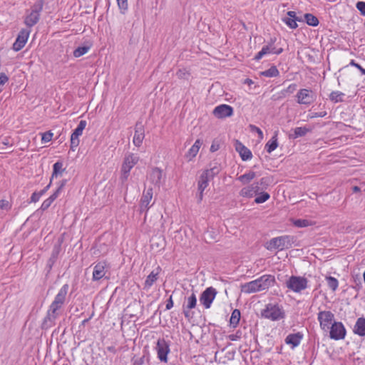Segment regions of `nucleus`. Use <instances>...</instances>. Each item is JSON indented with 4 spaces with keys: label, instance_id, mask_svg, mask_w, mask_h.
Returning a JSON list of instances; mask_svg holds the SVG:
<instances>
[{
    "label": "nucleus",
    "instance_id": "f257e3e1",
    "mask_svg": "<svg viewBox=\"0 0 365 365\" xmlns=\"http://www.w3.org/2000/svg\"><path fill=\"white\" fill-rule=\"evenodd\" d=\"M275 282L274 276L264 274L255 280L242 284L241 285V292L246 294H251L264 291L272 287Z\"/></svg>",
    "mask_w": 365,
    "mask_h": 365
},
{
    "label": "nucleus",
    "instance_id": "f03ea898",
    "mask_svg": "<svg viewBox=\"0 0 365 365\" xmlns=\"http://www.w3.org/2000/svg\"><path fill=\"white\" fill-rule=\"evenodd\" d=\"M296 242V237L292 235H282L272 238L267 242L265 247L268 250H288L292 247Z\"/></svg>",
    "mask_w": 365,
    "mask_h": 365
},
{
    "label": "nucleus",
    "instance_id": "7ed1b4c3",
    "mask_svg": "<svg viewBox=\"0 0 365 365\" xmlns=\"http://www.w3.org/2000/svg\"><path fill=\"white\" fill-rule=\"evenodd\" d=\"M261 317L272 321H278L284 319V312L278 304H267L265 308L261 310Z\"/></svg>",
    "mask_w": 365,
    "mask_h": 365
},
{
    "label": "nucleus",
    "instance_id": "20e7f679",
    "mask_svg": "<svg viewBox=\"0 0 365 365\" xmlns=\"http://www.w3.org/2000/svg\"><path fill=\"white\" fill-rule=\"evenodd\" d=\"M43 1L38 0L31 7V11H27L24 19V24L29 28L36 25L40 19V13L43 10Z\"/></svg>",
    "mask_w": 365,
    "mask_h": 365
},
{
    "label": "nucleus",
    "instance_id": "39448f33",
    "mask_svg": "<svg viewBox=\"0 0 365 365\" xmlns=\"http://www.w3.org/2000/svg\"><path fill=\"white\" fill-rule=\"evenodd\" d=\"M286 286L289 289L299 293L307 288L308 280L304 277L292 275L286 282Z\"/></svg>",
    "mask_w": 365,
    "mask_h": 365
},
{
    "label": "nucleus",
    "instance_id": "423d86ee",
    "mask_svg": "<svg viewBox=\"0 0 365 365\" xmlns=\"http://www.w3.org/2000/svg\"><path fill=\"white\" fill-rule=\"evenodd\" d=\"M63 304L54 299L49 307L46 317L43 319L42 324L43 328L50 327L54 324V322L58 317L56 312L61 307Z\"/></svg>",
    "mask_w": 365,
    "mask_h": 365
},
{
    "label": "nucleus",
    "instance_id": "0eeeda50",
    "mask_svg": "<svg viewBox=\"0 0 365 365\" xmlns=\"http://www.w3.org/2000/svg\"><path fill=\"white\" fill-rule=\"evenodd\" d=\"M138 160L139 158L133 153H130L125 157L121 167V179L123 182L127 180L130 170L137 164Z\"/></svg>",
    "mask_w": 365,
    "mask_h": 365
},
{
    "label": "nucleus",
    "instance_id": "6e6552de",
    "mask_svg": "<svg viewBox=\"0 0 365 365\" xmlns=\"http://www.w3.org/2000/svg\"><path fill=\"white\" fill-rule=\"evenodd\" d=\"M317 319L319 322L320 328L324 331H328L330 326L334 320V314L330 311H320L317 314Z\"/></svg>",
    "mask_w": 365,
    "mask_h": 365
},
{
    "label": "nucleus",
    "instance_id": "1a4fd4ad",
    "mask_svg": "<svg viewBox=\"0 0 365 365\" xmlns=\"http://www.w3.org/2000/svg\"><path fill=\"white\" fill-rule=\"evenodd\" d=\"M329 336L331 339H344L346 334V330L341 322H334L329 329Z\"/></svg>",
    "mask_w": 365,
    "mask_h": 365
},
{
    "label": "nucleus",
    "instance_id": "9d476101",
    "mask_svg": "<svg viewBox=\"0 0 365 365\" xmlns=\"http://www.w3.org/2000/svg\"><path fill=\"white\" fill-rule=\"evenodd\" d=\"M155 350L158 359L161 362H168V354L170 352V344L165 341L163 338L159 339L157 341Z\"/></svg>",
    "mask_w": 365,
    "mask_h": 365
},
{
    "label": "nucleus",
    "instance_id": "9b49d317",
    "mask_svg": "<svg viewBox=\"0 0 365 365\" xmlns=\"http://www.w3.org/2000/svg\"><path fill=\"white\" fill-rule=\"evenodd\" d=\"M297 102L301 105H310L316 99V96L313 93L312 91L307 88L300 89L297 95Z\"/></svg>",
    "mask_w": 365,
    "mask_h": 365
},
{
    "label": "nucleus",
    "instance_id": "f8f14e48",
    "mask_svg": "<svg viewBox=\"0 0 365 365\" xmlns=\"http://www.w3.org/2000/svg\"><path fill=\"white\" fill-rule=\"evenodd\" d=\"M217 290L212 287L206 288L200 294V302L205 307V309H209L211 307L216 295Z\"/></svg>",
    "mask_w": 365,
    "mask_h": 365
},
{
    "label": "nucleus",
    "instance_id": "ddd939ff",
    "mask_svg": "<svg viewBox=\"0 0 365 365\" xmlns=\"http://www.w3.org/2000/svg\"><path fill=\"white\" fill-rule=\"evenodd\" d=\"M108 269L109 266L105 261H101L95 264L93 270V281H99L104 277L108 278L106 276Z\"/></svg>",
    "mask_w": 365,
    "mask_h": 365
},
{
    "label": "nucleus",
    "instance_id": "4468645a",
    "mask_svg": "<svg viewBox=\"0 0 365 365\" xmlns=\"http://www.w3.org/2000/svg\"><path fill=\"white\" fill-rule=\"evenodd\" d=\"M30 33L31 30L29 29H21L16 38L15 42L13 43L12 48L15 51H19L24 47L26 43L28 41Z\"/></svg>",
    "mask_w": 365,
    "mask_h": 365
},
{
    "label": "nucleus",
    "instance_id": "2eb2a0df",
    "mask_svg": "<svg viewBox=\"0 0 365 365\" xmlns=\"http://www.w3.org/2000/svg\"><path fill=\"white\" fill-rule=\"evenodd\" d=\"M233 108L231 106L227 104H221L217 106L214 108L212 111V114L217 118H225L227 117H230L233 115Z\"/></svg>",
    "mask_w": 365,
    "mask_h": 365
},
{
    "label": "nucleus",
    "instance_id": "dca6fc26",
    "mask_svg": "<svg viewBox=\"0 0 365 365\" xmlns=\"http://www.w3.org/2000/svg\"><path fill=\"white\" fill-rule=\"evenodd\" d=\"M145 138V130L143 125L140 123H137L135 125V134L133 139V143L136 147H140L142 145L143 140Z\"/></svg>",
    "mask_w": 365,
    "mask_h": 365
},
{
    "label": "nucleus",
    "instance_id": "f3484780",
    "mask_svg": "<svg viewBox=\"0 0 365 365\" xmlns=\"http://www.w3.org/2000/svg\"><path fill=\"white\" fill-rule=\"evenodd\" d=\"M259 191H261V187L258 186L256 182H255L249 186L243 187L240 190V195L244 197L251 198L254 195H258Z\"/></svg>",
    "mask_w": 365,
    "mask_h": 365
},
{
    "label": "nucleus",
    "instance_id": "a211bd4d",
    "mask_svg": "<svg viewBox=\"0 0 365 365\" xmlns=\"http://www.w3.org/2000/svg\"><path fill=\"white\" fill-rule=\"evenodd\" d=\"M236 151H237L243 161L250 160L252 158L251 150L245 147L240 141L237 140L235 143Z\"/></svg>",
    "mask_w": 365,
    "mask_h": 365
},
{
    "label": "nucleus",
    "instance_id": "6ab92c4d",
    "mask_svg": "<svg viewBox=\"0 0 365 365\" xmlns=\"http://www.w3.org/2000/svg\"><path fill=\"white\" fill-rule=\"evenodd\" d=\"M303 336V334L301 332L289 334L287 336L284 341L287 344L291 345L292 348L294 349L299 345Z\"/></svg>",
    "mask_w": 365,
    "mask_h": 365
},
{
    "label": "nucleus",
    "instance_id": "aec40b11",
    "mask_svg": "<svg viewBox=\"0 0 365 365\" xmlns=\"http://www.w3.org/2000/svg\"><path fill=\"white\" fill-rule=\"evenodd\" d=\"M161 271L160 267L158 266L155 269H153L150 274L147 277L145 281V288L148 289L153 286V284L156 282L158 278V275Z\"/></svg>",
    "mask_w": 365,
    "mask_h": 365
},
{
    "label": "nucleus",
    "instance_id": "412c9836",
    "mask_svg": "<svg viewBox=\"0 0 365 365\" xmlns=\"http://www.w3.org/2000/svg\"><path fill=\"white\" fill-rule=\"evenodd\" d=\"M353 332L359 336H365V317H361L356 319Z\"/></svg>",
    "mask_w": 365,
    "mask_h": 365
},
{
    "label": "nucleus",
    "instance_id": "4be33fe9",
    "mask_svg": "<svg viewBox=\"0 0 365 365\" xmlns=\"http://www.w3.org/2000/svg\"><path fill=\"white\" fill-rule=\"evenodd\" d=\"M211 168L203 171L202 173L203 175L207 177L209 180L213 179L221 170L220 165L214 163L210 165Z\"/></svg>",
    "mask_w": 365,
    "mask_h": 365
},
{
    "label": "nucleus",
    "instance_id": "5701e85b",
    "mask_svg": "<svg viewBox=\"0 0 365 365\" xmlns=\"http://www.w3.org/2000/svg\"><path fill=\"white\" fill-rule=\"evenodd\" d=\"M162 176V170L158 168H154L150 174V180L153 185L159 187L161 183Z\"/></svg>",
    "mask_w": 365,
    "mask_h": 365
},
{
    "label": "nucleus",
    "instance_id": "b1692460",
    "mask_svg": "<svg viewBox=\"0 0 365 365\" xmlns=\"http://www.w3.org/2000/svg\"><path fill=\"white\" fill-rule=\"evenodd\" d=\"M197 304V298L194 292L187 299V304L183 305V312L186 317H188V312L194 309Z\"/></svg>",
    "mask_w": 365,
    "mask_h": 365
},
{
    "label": "nucleus",
    "instance_id": "393cba45",
    "mask_svg": "<svg viewBox=\"0 0 365 365\" xmlns=\"http://www.w3.org/2000/svg\"><path fill=\"white\" fill-rule=\"evenodd\" d=\"M278 146L277 133H275L272 138L266 143L265 150L268 153H271Z\"/></svg>",
    "mask_w": 365,
    "mask_h": 365
},
{
    "label": "nucleus",
    "instance_id": "a878e982",
    "mask_svg": "<svg viewBox=\"0 0 365 365\" xmlns=\"http://www.w3.org/2000/svg\"><path fill=\"white\" fill-rule=\"evenodd\" d=\"M68 289L69 286L68 284L63 285L54 299L62 304H64Z\"/></svg>",
    "mask_w": 365,
    "mask_h": 365
},
{
    "label": "nucleus",
    "instance_id": "bb28decb",
    "mask_svg": "<svg viewBox=\"0 0 365 365\" xmlns=\"http://www.w3.org/2000/svg\"><path fill=\"white\" fill-rule=\"evenodd\" d=\"M259 75L267 78L277 77L279 75V71L275 66H272L269 69L260 71Z\"/></svg>",
    "mask_w": 365,
    "mask_h": 365
},
{
    "label": "nucleus",
    "instance_id": "cd10ccee",
    "mask_svg": "<svg viewBox=\"0 0 365 365\" xmlns=\"http://www.w3.org/2000/svg\"><path fill=\"white\" fill-rule=\"evenodd\" d=\"M63 164L61 161H57L53 165V172L51 177V180H53L54 178H57L59 175H61L65 170L63 168Z\"/></svg>",
    "mask_w": 365,
    "mask_h": 365
},
{
    "label": "nucleus",
    "instance_id": "c85d7f7f",
    "mask_svg": "<svg viewBox=\"0 0 365 365\" xmlns=\"http://www.w3.org/2000/svg\"><path fill=\"white\" fill-rule=\"evenodd\" d=\"M240 317V311L237 309H234L230 319V325L233 328H235L239 324Z\"/></svg>",
    "mask_w": 365,
    "mask_h": 365
},
{
    "label": "nucleus",
    "instance_id": "c756f323",
    "mask_svg": "<svg viewBox=\"0 0 365 365\" xmlns=\"http://www.w3.org/2000/svg\"><path fill=\"white\" fill-rule=\"evenodd\" d=\"M153 191L152 187H148L144 190L140 199V202L143 204L150 205V202L153 198Z\"/></svg>",
    "mask_w": 365,
    "mask_h": 365
},
{
    "label": "nucleus",
    "instance_id": "7c9ffc66",
    "mask_svg": "<svg viewBox=\"0 0 365 365\" xmlns=\"http://www.w3.org/2000/svg\"><path fill=\"white\" fill-rule=\"evenodd\" d=\"M255 177L256 173L254 171H249L248 173H246L244 175L238 177L237 180L243 184H247L253 180Z\"/></svg>",
    "mask_w": 365,
    "mask_h": 365
},
{
    "label": "nucleus",
    "instance_id": "2f4dec72",
    "mask_svg": "<svg viewBox=\"0 0 365 365\" xmlns=\"http://www.w3.org/2000/svg\"><path fill=\"white\" fill-rule=\"evenodd\" d=\"M311 131L310 128L306 127H297L294 129V135L292 136V138H297L303 137L306 134Z\"/></svg>",
    "mask_w": 365,
    "mask_h": 365
},
{
    "label": "nucleus",
    "instance_id": "473e14b6",
    "mask_svg": "<svg viewBox=\"0 0 365 365\" xmlns=\"http://www.w3.org/2000/svg\"><path fill=\"white\" fill-rule=\"evenodd\" d=\"M86 125H87L86 121L84 120H81L79 122L77 128L72 133L71 136H73V137H76V138H78L79 136H81L82 135L83 131L85 129Z\"/></svg>",
    "mask_w": 365,
    "mask_h": 365
},
{
    "label": "nucleus",
    "instance_id": "72a5a7b5",
    "mask_svg": "<svg viewBox=\"0 0 365 365\" xmlns=\"http://www.w3.org/2000/svg\"><path fill=\"white\" fill-rule=\"evenodd\" d=\"M282 21L290 29H295L298 27L297 21H302V19H291L288 17H284L282 19Z\"/></svg>",
    "mask_w": 365,
    "mask_h": 365
},
{
    "label": "nucleus",
    "instance_id": "f704fd0d",
    "mask_svg": "<svg viewBox=\"0 0 365 365\" xmlns=\"http://www.w3.org/2000/svg\"><path fill=\"white\" fill-rule=\"evenodd\" d=\"M210 180H209L207 177L201 174L197 182V190L204 191L205 188L208 186V182Z\"/></svg>",
    "mask_w": 365,
    "mask_h": 365
},
{
    "label": "nucleus",
    "instance_id": "c9c22d12",
    "mask_svg": "<svg viewBox=\"0 0 365 365\" xmlns=\"http://www.w3.org/2000/svg\"><path fill=\"white\" fill-rule=\"evenodd\" d=\"M344 93L341 91H332L329 95V99L334 103L343 102Z\"/></svg>",
    "mask_w": 365,
    "mask_h": 365
},
{
    "label": "nucleus",
    "instance_id": "e433bc0d",
    "mask_svg": "<svg viewBox=\"0 0 365 365\" xmlns=\"http://www.w3.org/2000/svg\"><path fill=\"white\" fill-rule=\"evenodd\" d=\"M304 20L308 25L312 26H317L319 23L318 19L312 14H305Z\"/></svg>",
    "mask_w": 365,
    "mask_h": 365
},
{
    "label": "nucleus",
    "instance_id": "4c0bfd02",
    "mask_svg": "<svg viewBox=\"0 0 365 365\" xmlns=\"http://www.w3.org/2000/svg\"><path fill=\"white\" fill-rule=\"evenodd\" d=\"M326 281L328 287L333 291H336L339 286V282L337 279L334 277L329 276L326 277Z\"/></svg>",
    "mask_w": 365,
    "mask_h": 365
},
{
    "label": "nucleus",
    "instance_id": "58836bf2",
    "mask_svg": "<svg viewBox=\"0 0 365 365\" xmlns=\"http://www.w3.org/2000/svg\"><path fill=\"white\" fill-rule=\"evenodd\" d=\"M89 49L90 46H79L73 51V56L76 58H79L86 54L89 51Z\"/></svg>",
    "mask_w": 365,
    "mask_h": 365
},
{
    "label": "nucleus",
    "instance_id": "ea45409f",
    "mask_svg": "<svg viewBox=\"0 0 365 365\" xmlns=\"http://www.w3.org/2000/svg\"><path fill=\"white\" fill-rule=\"evenodd\" d=\"M257 196L255 199V202L257 204H261L267 200H268L270 197V195L268 192H261L259 191V193L257 195Z\"/></svg>",
    "mask_w": 365,
    "mask_h": 365
},
{
    "label": "nucleus",
    "instance_id": "a19ab883",
    "mask_svg": "<svg viewBox=\"0 0 365 365\" xmlns=\"http://www.w3.org/2000/svg\"><path fill=\"white\" fill-rule=\"evenodd\" d=\"M67 183V180H62L58 185V188L50 196L51 198H52L53 200H55L60 195V193L62 192L63 188Z\"/></svg>",
    "mask_w": 365,
    "mask_h": 365
},
{
    "label": "nucleus",
    "instance_id": "79ce46f5",
    "mask_svg": "<svg viewBox=\"0 0 365 365\" xmlns=\"http://www.w3.org/2000/svg\"><path fill=\"white\" fill-rule=\"evenodd\" d=\"M297 88V85L296 83L290 84L287 88L283 89L280 94L282 97H286L288 94L293 93Z\"/></svg>",
    "mask_w": 365,
    "mask_h": 365
},
{
    "label": "nucleus",
    "instance_id": "37998d69",
    "mask_svg": "<svg viewBox=\"0 0 365 365\" xmlns=\"http://www.w3.org/2000/svg\"><path fill=\"white\" fill-rule=\"evenodd\" d=\"M271 182L270 178L269 177H264L262 178L258 182L256 183L258 186L261 187V190L267 189V187L269 185Z\"/></svg>",
    "mask_w": 365,
    "mask_h": 365
},
{
    "label": "nucleus",
    "instance_id": "c03bdc74",
    "mask_svg": "<svg viewBox=\"0 0 365 365\" xmlns=\"http://www.w3.org/2000/svg\"><path fill=\"white\" fill-rule=\"evenodd\" d=\"M294 226L297 227H306L311 225L309 220L306 219H297L293 222Z\"/></svg>",
    "mask_w": 365,
    "mask_h": 365
},
{
    "label": "nucleus",
    "instance_id": "a18cd8bd",
    "mask_svg": "<svg viewBox=\"0 0 365 365\" xmlns=\"http://www.w3.org/2000/svg\"><path fill=\"white\" fill-rule=\"evenodd\" d=\"M195 147L196 146L192 145L186 154V157L189 160H191L193 158H195L199 151L198 148H196Z\"/></svg>",
    "mask_w": 365,
    "mask_h": 365
},
{
    "label": "nucleus",
    "instance_id": "49530a36",
    "mask_svg": "<svg viewBox=\"0 0 365 365\" xmlns=\"http://www.w3.org/2000/svg\"><path fill=\"white\" fill-rule=\"evenodd\" d=\"M54 200L52 198H51L50 197L46 199L42 202L40 210H41L42 211L46 210L51 206V205L52 204V202Z\"/></svg>",
    "mask_w": 365,
    "mask_h": 365
},
{
    "label": "nucleus",
    "instance_id": "de8ad7c7",
    "mask_svg": "<svg viewBox=\"0 0 365 365\" xmlns=\"http://www.w3.org/2000/svg\"><path fill=\"white\" fill-rule=\"evenodd\" d=\"M79 138H76V137H73V136H71V145H70V149L73 151H75L76 150V148L79 145Z\"/></svg>",
    "mask_w": 365,
    "mask_h": 365
},
{
    "label": "nucleus",
    "instance_id": "09e8293b",
    "mask_svg": "<svg viewBox=\"0 0 365 365\" xmlns=\"http://www.w3.org/2000/svg\"><path fill=\"white\" fill-rule=\"evenodd\" d=\"M118 3V6L120 9L121 12L123 14L125 10L128 9V0H116Z\"/></svg>",
    "mask_w": 365,
    "mask_h": 365
},
{
    "label": "nucleus",
    "instance_id": "8fccbe9b",
    "mask_svg": "<svg viewBox=\"0 0 365 365\" xmlns=\"http://www.w3.org/2000/svg\"><path fill=\"white\" fill-rule=\"evenodd\" d=\"M9 81V77L4 73H0V93L3 91V87Z\"/></svg>",
    "mask_w": 365,
    "mask_h": 365
},
{
    "label": "nucleus",
    "instance_id": "3c124183",
    "mask_svg": "<svg viewBox=\"0 0 365 365\" xmlns=\"http://www.w3.org/2000/svg\"><path fill=\"white\" fill-rule=\"evenodd\" d=\"M53 134L51 131H47L42 134L41 141L42 143H48L51 140Z\"/></svg>",
    "mask_w": 365,
    "mask_h": 365
},
{
    "label": "nucleus",
    "instance_id": "603ef678",
    "mask_svg": "<svg viewBox=\"0 0 365 365\" xmlns=\"http://www.w3.org/2000/svg\"><path fill=\"white\" fill-rule=\"evenodd\" d=\"M11 207L9 202L6 200L2 199L0 200V209L9 210Z\"/></svg>",
    "mask_w": 365,
    "mask_h": 365
},
{
    "label": "nucleus",
    "instance_id": "864d4df0",
    "mask_svg": "<svg viewBox=\"0 0 365 365\" xmlns=\"http://www.w3.org/2000/svg\"><path fill=\"white\" fill-rule=\"evenodd\" d=\"M356 7L361 15L365 16V1H358L356 4Z\"/></svg>",
    "mask_w": 365,
    "mask_h": 365
},
{
    "label": "nucleus",
    "instance_id": "5fc2aeb1",
    "mask_svg": "<svg viewBox=\"0 0 365 365\" xmlns=\"http://www.w3.org/2000/svg\"><path fill=\"white\" fill-rule=\"evenodd\" d=\"M349 66H354L356 69H359L362 75L365 76V68H362L358 63H356L354 60H351L349 63Z\"/></svg>",
    "mask_w": 365,
    "mask_h": 365
},
{
    "label": "nucleus",
    "instance_id": "6e6d98bb",
    "mask_svg": "<svg viewBox=\"0 0 365 365\" xmlns=\"http://www.w3.org/2000/svg\"><path fill=\"white\" fill-rule=\"evenodd\" d=\"M176 76L179 78H187L189 73L185 69H180L177 71Z\"/></svg>",
    "mask_w": 365,
    "mask_h": 365
},
{
    "label": "nucleus",
    "instance_id": "4d7b16f0",
    "mask_svg": "<svg viewBox=\"0 0 365 365\" xmlns=\"http://www.w3.org/2000/svg\"><path fill=\"white\" fill-rule=\"evenodd\" d=\"M242 332L237 331L235 334H232L228 336V339L231 341H237L241 338Z\"/></svg>",
    "mask_w": 365,
    "mask_h": 365
},
{
    "label": "nucleus",
    "instance_id": "13d9d810",
    "mask_svg": "<svg viewBox=\"0 0 365 365\" xmlns=\"http://www.w3.org/2000/svg\"><path fill=\"white\" fill-rule=\"evenodd\" d=\"M41 195H40L39 192H34L30 198V202H36L39 200Z\"/></svg>",
    "mask_w": 365,
    "mask_h": 365
},
{
    "label": "nucleus",
    "instance_id": "bf43d9fd",
    "mask_svg": "<svg viewBox=\"0 0 365 365\" xmlns=\"http://www.w3.org/2000/svg\"><path fill=\"white\" fill-rule=\"evenodd\" d=\"M272 41L269 43V44L264 46L262 48V50L264 51V55L269 54L272 53Z\"/></svg>",
    "mask_w": 365,
    "mask_h": 365
},
{
    "label": "nucleus",
    "instance_id": "052dcab7",
    "mask_svg": "<svg viewBox=\"0 0 365 365\" xmlns=\"http://www.w3.org/2000/svg\"><path fill=\"white\" fill-rule=\"evenodd\" d=\"M149 207H150V205H147V204H143V203H140V212L142 213V212H147L148 210H149Z\"/></svg>",
    "mask_w": 365,
    "mask_h": 365
},
{
    "label": "nucleus",
    "instance_id": "680f3d73",
    "mask_svg": "<svg viewBox=\"0 0 365 365\" xmlns=\"http://www.w3.org/2000/svg\"><path fill=\"white\" fill-rule=\"evenodd\" d=\"M173 307V297L170 296L169 299L166 301L165 310H170Z\"/></svg>",
    "mask_w": 365,
    "mask_h": 365
},
{
    "label": "nucleus",
    "instance_id": "e2e57ef3",
    "mask_svg": "<svg viewBox=\"0 0 365 365\" xmlns=\"http://www.w3.org/2000/svg\"><path fill=\"white\" fill-rule=\"evenodd\" d=\"M327 114V113L326 111H322V112H316V113H313L312 114V116L311 118H319V117H324L326 116Z\"/></svg>",
    "mask_w": 365,
    "mask_h": 365
},
{
    "label": "nucleus",
    "instance_id": "0e129e2a",
    "mask_svg": "<svg viewBox=\"0 0 365 365\" xmlns=\"http://www.w3.org/2000/svg\"><path fill=\"white\" fill-rule=\"evenodd\" d=\"M264 56V51L261 49L260 51H259L255 56L254 57V60L258 61H259L263 56Z\"/></svg>",
    "mask_w": 365,
    "mask_h": 365
},
{
    "label": "nucleus",
    "instance_id": "69168bd1",
    "mask_svg": "<svg viewBox=\"0 0 365 365\" xmlns=\"http://www.w3.org/2000/svg\"><path fill=\"white\" fill-rule=\"evenodd\" d=\"M51 183H52V180L50 179V182H49L48 185H47L43 190L39 191L40 195H41V196L43 195L48 191V190L51 187Z\"/></svg>",
    "mask_w": 365,
    "mask_h": 365
},
{
    "label": "nucleus",
    "instance_id": "338daca9",
    "mask_svg": "<svg viewBox=\"0 0 365 365\" xmlns=\"http://www.w3.org/2000/svg\"><path fill=\"white\" fill-rule=\"evenodd\" d=\"M287 16H289L288 18H291V19H301L300 17L297 16V14H296V12L295 11H289L287 13Z\"/></svg>",
    "mask_w": 365,
    "mask_h": 365
},
{
    "label": "nucleus",
    "instance_id": "774afa93",
    "mask_svg": "<svg viewBox=\"0 0 365 365\" xmlns=\"http://www.w3.org/2000/svg\"><path fill=\"white\" fill-rule=\"evenodd\" d=\"M220 145L217 143H215V142L212 143V144L210 146V151L214 153L219 150Z\"/></svg>",
    "mask_w": 365,
    "mask_h": 365
}]
</instances>
